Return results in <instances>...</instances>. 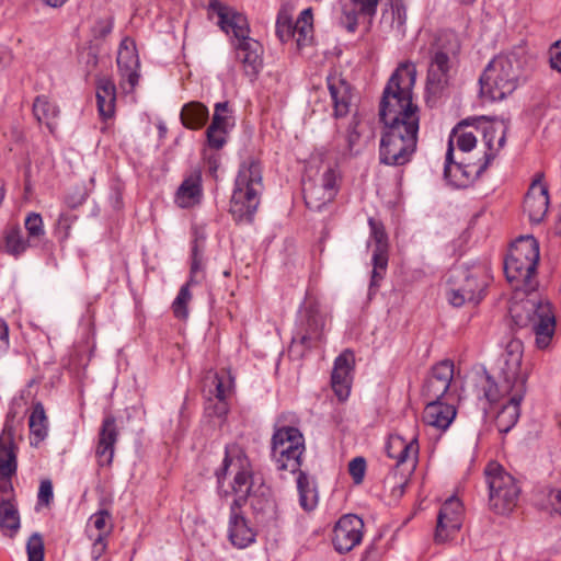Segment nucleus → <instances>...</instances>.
Returning a JSON list of instances; mask_svg holds the SVG:
<instances>
[{"label": "nucleus", "mask_w": 561, "mask_h": 561, "mask_svg": "<svg viewBox=\"0 0 561 561\" xmlns=\"http://www.w3.org/2000/svg\"><path fill=\"white\" fill-rule=\"evenodd\" d=\"M456 414L455 398L447 396V399L426 400L423 420L427 425L445 431Z\"/></svg>", "instance_id": "b1692460"}, {"label": "nucleus", "mask_w": 561, "mask_h": 561, "mask_svg": "<svg viewBox=\"0 0 561 561\" xmlns=\"http://www.w3.org/2000/svg\"><path fill=\"white\" fill-rule=\"evenodd\" d=\"M233 47L244 73L255 77L263 66V46L256 39L248 36L239 42H233Z\"/></svg>", "instance_id": "393cba45"}, {"label": "nucleus", "mask_w": 561, "mask_h": 561, "mask_svg": "<svg viewBox=\"0 0 561 561\" xmlns=\"http://www.w3.org/2000/svg\"><path fill=\"white\" fill-rule=\"evenodd\" d=\"M364 522L357 515L342 516L333 529L332 542L339 553H347L363 539Z\"/></svg>", "instance_id": "dca6fc26"}, {"label": "nucleus", "mask_w": 561, "mask_h": 561, "mask_svg": "<svg viewBox=\"0 0 561 561\" xmlns=\"http://www.w3.org/2000/svg\"><path fill=\"white\" fill-rule=\"evenodd\" d=\"M297 472V490L300 506L306 511H311L316 507L318 501L316 486L306 472L300 470Z\"/></svg>", "instance_id": "ea45409f"}, {"label": "nucleus", "mask_w": 561, "mask_h": 561, "mask_svg": "<svg viewBox=\"0 0 561 561\" xmlns=\"http://www.w3.org/2000/svg\"><path fill=\"white\" fill-rule=\"evenodd\" d=\"M484 472L491 510L501 515L511 513L518 503L520 494L518 482L497 462H490Z\"/></svg>", "instance_id": "9b49d317"}, {"label": "nucleus", "mask_w": 561, "mask_h": 561, "mask_svg": "<svg viewBox=\"0 0 561 561\" xmlns=\"http://www.w3.org/2000/svg\"><path fill=\"white\" fill-rule=\"evenodd\" d=\"M9 347V329L3 320H0V354Z\"/></svg>", "instance_id": "0e129e2a"}, {"label": "nucleus", "mask_w": 561, "mask_h": 561, "mask_svg": "<svg viewBox=\"0 0 561 561\" xmlns=\"http://www.w3.org/2000/svg\"><path fill=\"white\" fill-rule=\"evenodd\" d=\"M33 114L37 122L45 124L51 134L56 131V118L59 115V108L56 104L51 103L47 96L41 95L34 100Z\"/></svg>", "instance_id": "f704fd0d"}, {"label": "nucleus", "mask_w": 561, "mask_h": 561, "mask_svg": "<svg viewBox=\"0 0 561 561\" xmlns=\"http://www.w3.org/2000/svg\"><path fill=\"white\" fill-rule=\"evenodd\" d=\"M32 245L33 244L28 243V238L24 239L22 231L19 228H12L8 231L5 237V248L8 253L12 255H20Z\"/></svg>", "instance_id": "49530a36"}, {"label": "nucleus", "mask_w": 561, "mask_h": 561, "mask_svg": "<svg viewBox=\"0 0 561 561\" xmlns=\"http://www.w3.org/2000/svg\"><path fill=\"white\" fill-rule=\"evenodd\" d=\"M117 67L122 77L121 85L126 92H133L139 81V58L131 42L124 39L117 53Z\"/></svg>", "instance_id": "aec40b11"}, {"label": "nucleus", "mask_w": 561, "mask_h": 561, "mask_svg": "<svg viewBox=\"0 0 561 561\" xmlns=\"http://www.w3.org/2000/svg\"><path fill=\"white\" fill-rule=\"evenodd\" d=\"M397 122L394 123H391V122H381L383 124L385 127H392V126H397L400 130H404V131H408V118L404 116V114H402V111L400 112V115H398L397 117Z\"/></svg>", "instance_id": "69168bd1"}, {"label": "nucleus", "mask_w": 561, "mask_h": 561, "mask_svg": "<svg viewBox=\"0 0 561 561\" xmlns=\"http://www.w3.org/2000/svg\"><path fill=\"white\" fill-rule=\"evenodd\" d=\"M453 139V145L456 144V147L463 151H471L477 145V137L473 133L467 131L461 127H456L453 129L449 141Z\"/></svg>", "instance_id": "09e8293b"}, {"label": "nucleus", "mask_w": 561, "mask_h": 561, "mask_svg": "<svg viewBox=\"0 0 561 561\" xmlns=\"http://www.w3.org/2000/svg\"><path fill=\"white\" fill-rule=\"evenodd\" d=\"M358 124H359V119L356 115H354L352 118V122L348 126L347 135H346L347 149L350 152H353V150H354L355 146L357 145L359 137H360V133L357 130Z\"/></svg>", "instance_id": "5fc2aeb1"}, {"label": "nucleus", "mask_w": 561, "mask_h": 561, "mask_svg": "<svg viewBox=\"0 0 561 561\" xmlns=\"http://www.w3.org/2000/svg\"><path fill=\"white\" fill-rule=\"evenodd\" d=\"M348 472L355 484L363 482L366 472V460L363 457H356L348 463Z\"/></svg>", "instance_id": "864d4df0"}, {"label": "nucleus", "mask_w": 561, "mask_h": 561, "mask_svg": "<svg viewBox=\"0 0 561 561\" xmlns=\"http://www.w3.org/2000/svg\"><path fill=\"white\" fill-rule=\"evenodd\" d=\"M337 193V174L333 168H328L317 182H310L304 188V198L311 210H321L331 203Z\"/></svg>", "instance_id": "ddd939ff"}, {"label": "nucleus", "mask_w": 561, "mask_h": 561, "mask_svg": "<svg viewBox=\"0 0 561 561\" xmlns=\"http://www.w3.org/2000/svg\"><path fill=\"white\" fill-rule=\"evenodd\" d=\"M228 102H219L215 105L211 123L227 125Z\"/></svg>", "instance_id": "680f3d73"}, {"label": "nucleus", "mask_w": 561, "mask_h": 561, "mask_svg": "<svg viewBox=\"0 0 561 561\" xmlns=\"http://www.w3.org/2000/svg\"><path fill=\"white\" fill-rule=\"evenodd\" d=\"M416 69L412 62H402L391 75L379 105L380 122H397L402 114L412 125L420 124L419 107L412 101V90L415 84Z\"/></svg>", "instance_id": "f257e3e1"}, {"label": "nucleus", "mask_w": 561, "mask_h": 561, "mask_svg": "<svg viewBox=\"0 0 561 561\" xmlns=\"http://www.w3.org/2000/svg\"><path fill=\"white\" fill-rule=\"evenodd\" d=\"M389 458L396 460L398 468L410 474L416 467L419 457V443L415 436L405 439L400 435H391L386 445Z\"/></svg>", "instance_id": "a211bd4d"}, {"label": "nucleus", "mask_w": 561, "mask_h": 561, "mask_svg": "<svg viewBox=\"0 0 561 561\" xmlns=\"http://www.w3.org/2000/svg\"><path fill=\"white\" fill-rule=\"evenodd\" d=\"M191 285L193 284L190 282L183 285L172 304L173 313L178 319H186L188 316L187 305L192 299V294L190 291Z\"/></svg>", "instance_id": "de8ad7c7"}, {"label": "nucleus", "mask_w": 561, "mask_h": 561, "mask_svg": "<svg viewBox=\"0 0 561 561\" xmlns=\"http://www.w3.org/2000/svg\"><path fill=\"white\" fill-rule=\"evenodd\" d=\"M448 300L455 307L466 302L479 304L488 286L486 271L482 265H459L450 271Z\"/></svg>", "instance_id": "6e6552de"}, {"label": "nucleus", "mask_w": 561, "mask_h": 561, "mask_svg": "<svg viewBox=\"0 0 561 561\" xmlns=\"http://www.w3.org/2000/svg\"><path fill=\"white\" fill-rule=\"evenodd\" d=\"M523 61L515 54L497 55L480 76V92L489 101H502L520 84Z\"/></svg>", "instance_id": "7ed1b4c3"}, {"label": "nucleus", "mask_w": 561, "mask_h": 561, "mask_svg": "<svg viewBox=\"0 0 561 561\" xmlns=\"http://www.w3.org/2000/svg\"><path fill=\"white\" fill-rule=\"evenodd\" d=\"M454 363L444 359L434 365L424 381L422 396L425 400L454 398L449 391L454 378Z\"/></svg>", "instance_id": "4468645a"}, {"label": "nucleus", "mask_w": 561, "mask_h": 561, "mask_svg": "<svg viewBox=\"0 0 561 561\" xmlns=\"http://www.w3.org/2000/svg\"><path fill=\"white\" fill-rule=\"evenodd\" d=\"M463 506L459 499L450 496L447 499L437 515L435 541L445 542L451 538L462 525Z\"/></svg>", "instance_id": "f3484780"}, {"label": "nucleus", "mask_w": 561, "mask_h": 561, "mask_svg": "<svg viewBox=\"0 0 561 561\" xmlns=\"http://www.w3.org/2000/svg\"><path fill=\"white\" fill-rule=\"evenodd\" d=\"M523 343L512 339L497 360L495 378L485 375L482 380L483 396L489 402L499 401L505 393H526L527 370L522 368Z\"/></svg>", "instance_id": "f03ea898"}, {"label": "nucleus", "mask_w": 561, "mask_h": 561, "mask_svg": "<svg viewBox=\"0 0 561 561\" xmlns=\"http://www.w3.org/2000/svg\"><path fill=\"white\" fill-rule=\"evenodd\" d=\"M368 224L370 227V237L375 242V249L373 252V272L370 287L376 286L378 280L383 277V274L388 266V236L385 231L383 225L374 219L369 218Z\"/></svg>", "instance_id": "6ab92c4d"}, {"label": "nucleus", "mask_w": 561, "mask_h": 561, "mask_svg": "<svg viewBox=\"0 0 561 561\" xmlns=\"http://www.w3.org/2000/svg\"><path fill=\"white\" fill-rule=\"evenodd\" d=\"M205 160L208 167V171L211 175L216 176V172L219 168V158L215 154L205 156Z\"/></svg>", "instance_id": "774afa93"}, {"label": "nucleus", "mask_w": 561, "mask_h": 561, "mask_svg": "<svg viewBox=\"0 0 561 561\" xmlns=\"http://www.w3.org/2000/svg\"><path fill=\"white\" fill-rule=\"evenodd\" d=\"M262 190V167L257 160L248 158L240 164L230 199L229 210L237 221L252 219Z\"/></svg>", "instance_id": "39448f33"}, {"label": "nucleus", "mask_w": 561, "mask_h": 561, "mask_svg": "<svg viewBox=\"0 0 561 561\" xmlns=\"http://www.w3.org/2000/svg\"><path fill=\"white\" fill-rule=\"evenodd\" d=\"M113 517L108 510L100 508L92 514L87 523L85 533L89 538H108L113 531Z\"/></svg>", "instance_id": "c9c22d12"}, {"label": "nucleus", "mask_w": 561, "mask_h": 561, "mask_svg": "<svg viewBox=\"0 0 561 561\" xmlns=\"http://www.w3.org/2000/svg\"><path fill=\"white\" fill-rule=\"evenodd\" d=\"M350 5L342 8L340 24L350 33H354L358 25V16L366 15L373 18L377 13L380 0H348Z\"/></svg>", "instance_id": "c756f323"}, {"label": "nucleus", "mask_w": 561, "mask_h": 561, "mask_svg": "<svg viewBox=\"0 0 561 561\" xmlns=\"http://www.w3.org/2000/svg\"><path fill=\"white\" fill-rule=\"evenodd\" d=\"M204 270V244L202 241L195 239L192 245L191 254V271L188 282L192 284L198 283V274Z\"/></svg>", "instance_id": "a18cd8bd"}, {"label": "nucleus", "mask_w": 561, "mask_h": 561, "mask_svg": "<svg viewBox=\"0 0 561 561\" xmlns=\"http://www.w3.org/2000/svg\"><path fill=\"white\" fill-rule=\"evenodd\" d=\"M208 9L217 14L218 25L221 31L227 35L232 34L233 42H239L250 36V25L243 13L219 0H210Z\"/></svg>", "instance_id": "2eb2a0df"}, {"label": "nucleus", "mask_w": 561, "mask_h": 561, "mask_svg": "<svg viewBox=\"0 0 561 561\" xmlns=\"http://www.w3.org/2000/svg\"><path fill=\"white\" fill-rule=\"evenodd\" d=\"M510 399L497 412L495 417V425L501 433H507L517 423L520 415V402L525 393H505Z\"/></svg>", "instance_id": "473e14b6"}, {"label": "nucleus", "mask_w": 561, "mask_h": 561, "mask_svg": "<svg viewBox=\"0 0 561 561\" xmlns=\"http://www.w3.org/2000/svg\"><path fill=\"white\" fill-rule=\"evenodd\" d=\"M207 119L208 108L199 102L187 103L181 111V121L187 128H201L205 125Z\"/></svg>", "instance_id": "4c0bfd02"}, {"label": "nucleus", "mask_w": 561, "mask_h": 561, "mask_svg": "<svg viewBox=\"0 0 561 561\" xmlns=\"http://www.w3.org/2000/svg\"><path fill=\"white\" fill-rule=\"evenodd\" d=\"M510 312L517 328H529L535 333L536 344L539 348L548 346L556 327L554 314L549 301L528 299L513 305Z\"/></svg>", "instance_id": "0eeeda50"}, {"label": "nucleus", "mask_w": 561, "mask_h": 561, "mask_svg": "<svg viewBox=\"0 0 561 561\" xmlns=\"http://www.w3.org/2000/svg\"><path fill=\"white\" fill-rule=\"evenodd\" d=\"M408 131L400 130L397 126L385 127L382 130L379 160L386 165H404L408 163L417 146L420 124L408 123Z\"/></svg>", "instance_id": "9d476101"}, {"label": "nucleus", "mask_w": 561, "mask_h": 561, "mask_svg": "<svg viewBox=\"0 0 561 561\" xmlns=\"http://www.w3.org/2000/svg\"><path fill=\"white\" fill-rule=\"evenodd\" d=\"M203 197L202 171L193 170L186 175L175 194V203L181 208H190L201 203Z\"/></svg>", "instance_id": "c85d7f7f"}, {"label": "nucleus", "mask_w": 561, "mask_h": 561, "mask_svg": "<svg viewBox=\"0 0 561 561\" xmlns=\"http://www.w3.org/2000/svg\"><path fill=\"white\" fill-rule=\"evenodd\" d=\"M354 363V354L350 350L341 353L334 360L331 386L336 397L342 401L347 399L351 391Z\"/></svg>", "instance_id": "5701e85b"}, {"label": "nucleus", "mask_w": 561, "mask_h": 561, "mask_svg": "<svg viewBox=\"0 0 561 561\" xmlns=\"http://www.w3.org/2000/svg\"><path fill=\"white\" fill-rule=\"evenodd\" d=\"M92 542L91 557L93 560H99L107 549V538L93 537L90 538Z\"/></svg>", "instance_id": "bf43d9fd"}, {"label": "nucleus", "mask_w": 561, "mask_h": 561, "mask_svg": "<svg viewBox=\"0 0 561 561\" xmlns=\"http://www.w3.org/2000/svg\"><path fill=\"white\" fill-rule=\"evenodd\" d=\"M460 50V41L453 31H442L432 45V60L427 73V85L437 90L447 81L450 69V58L456 57Z\"/></svg>", "instance_id": "f8f14e48"}, {"label": "nucleus", "mask_w": 561, "mask_h": 561, "mask_svg": "<svg viewBox=\"0 0 561 561\" xmlns=\"http://www.w3.org/2000/svg\"><path fill=\"white\" fill-rule=\"evenodd\" d=\"M252 466L244 451L236 445L226 448L220 468L215 472L218 489L225 494H236L233 502L242 506L252 489Z\"/></svg>", "instance_id": "423d86ee"}, {"label": "nucleus", "mask_w": 561, "mask_h": 561, "mask_svg": "<svg viewBox=\"0 0 561 561\" xmlns=\"http://www.w3.org/2000/svg\"><path fill=\"white\" fill-rule=\"evenodd\" d=\"M37 497L41 504L48 505L51 502L54 493L50 480L46 479L41 482Z\"/></svg>", "instance_id": "4d7b16f0"}, {"label": "nucleus", "mask_w": 561, "mask_h": 561, "mask_svg": "<svg viewBox=\"0 0 561 561\" xmlns=\"http://www.w3.org/2000/svg\"><path fill=\"white\" fill-rule=\"evenodd\" d=\"M30 433H31V445L37 446L42 443L48 433V421L41 402H37L33 407V411L28 420Z\"/></svg>", "instance_id": "e433bc0d"}, {"label": "nucleus", "mask_w": 561, "mask_h": 561, "mask_svg": "<svg viewBox=\"0 0 561 561\" xmlns=\"http://www.w3.org/2000/svg\"><path fill=\"white\" fill-rule=\"evenodd\" d=\"M507 124L504 121H496L483 131V140L491 151H499L506 141Z\"/></svg>", "instance_id": "79ce46f5"}, {"label": "nucleus", "mask_w": 561, "mask_h": 561, "mask_svg": "<svg viewBox=\"0 0 561 561\" xmlns=\"http://www.w3.org/2000/svg\"><path fill=\"white\" fill-rule=\"evenodd\" d=\"M549 501L554 511L561 514V490H551L549 493Z\"/></svg>", "instance_id": "338daca9"}, {"label": "nucleus", "mask_w": 561, "mask_h": 561, "mask_svg": "<svg viewBox=\"0 0 561 561\" xmlns=\"http://www.w3.org/2000/svg\"><path fill=\"white\" fill-rule=\"evenodd\" d=\"M113 30V19L112 18H105L99 20L93 28L92 33L95 38H105L108 34H111Z\"/></svg>", "instance_id": "6e6d98bb"}, {"label": "nucleus", "mask_w": 561, "mask_h": 561, "mask_svg": "<svg viewBox=\"0 0 561 561\" xmlns=\"http://www.w3.org/2000/svg\"><path fill=\"white\" fill-rule=\"evenodd\" d=\"M226 126L221 124L211 123L207 130V144L213 149H220L226 144Z\"/></svg>", "instance_id": "3c124183"}, {"label": "nucleus", "mask_w": 561, "mask_h": 561, "mask_svg": "<svg viewBox=\"0 0 561 561\" xmlns=\"http://www.w3.org/2000/svg\"><path fill=\"white\" fill-rule=\"evenodd\" d=\"M210 386L214 387V391L209 390L214 394L215 399L226 400L231 391V379L228 376L214 374L209 377Z\"/></svg>", "instance_id": "8fccbe9b"}, {"label": "nucleus", "mask_w": 561, "mask_h": 561, "mask_svg": "<svg viewBox=\"0 0 561 561\" xmlns=\"http://www.w3.org/2000/svg\"><path fill=\"white\" fill-rule=\"evenodd\" d=\"M312 20V9L307 8L300 13L294 24L295 36L293 38L296 39L298 48H302L311 43L313 33Z\"/></svg>", "instance_id": "a19ab883"}, {"label": "nucleus", "mask_w": 561, "mask_h": 561, "mask_svg": "<svg viewBox=\"0 0 561 561\" xmlns=\"http://www.w3.org/2000/svg\"><path fill=\"white\" fill-rule=\"evenodd\" d=\"M327 83L333 103L334 117L346 116L350 112L352 100L351 85L335 72L328 76Z\"/></svg>", "instance_id": "cd10ccee"}, {"label": "nucleus", "mask_w": 561, "mask_h": 561, "mask_svg": "<svg viewBox=\"0 0 561 561\" xmlns=\"http://www.w3.org/2000/svg\"><path fill=\"white\" fill-rule=\"evenodd\" d=\"M444 176L449 183L457 187L467 186L473 179L471 165H462L461 163L454 162L453 139L448 141Z\"/></svg>", "instance_id": "72a5a7b5"}, {"label": "nucleus", "mask_w": 561, "mask_h": 561, "mask_svg": "<svg viewBox=\"0 0 561 561\" xmlns=\"http://www.w3.org/2000/svg\"><path fill=\"white\" fill-rule=\"evenodd\" d=\"M217 402L213 404V398L208 399L206 410L218 417H222L228 413V404L226 400L216 399Z\"/></svg>", "instance_id": "052dcab7"}, {"label": "nucleus", "mask_w": 561, "mask_h": 561, "mask_svg": "<svg viewBox=\"0 0 561 561\" xmlns=\"http://www.w3.org/2000/svg\"><path fill=\"white\" fill-rule=\"evenodd\" d=\"M14 427L7 421L0 435V473L15 476L18 469L16 446L14 444Z\"/></svg>", "instance_id": "7c9ffc66"}, {"label": "nucleus", "mask_w": 561, "mask_h": 561, "mask_svg": "<svg viewBox=\"0 0 561 561\" xmlns=\"http://www.w3.org/2000/svg\"><path fill=\"white\" fill-rule=\"evenodd\" d=\"M306 450L302 433L294 426L276 427L271 440V456L277 470L299 471Z\"/></svg>", "instance_id": "1a4fd4ad"}, {"label": "nucleus", "mask_w": 561, "mask_h": 561, "mask_svg": "<svg viewBox=\"0 0 561 561\" xmlns=\"http://www.w3.org/2000/svg\"><path fill=\"white\" fill-rule=\"evenodd\" d=\"M76 220V216L61 213L57 219V229L62 232L64 238H68L71 225Z\"/></svg>", "instance_id": "13d9d810"}, {"label": "nucleus", "mask_w": 561, "mask_h": 561, "mask_svg": "<svg viewBox=\"0 0 561 561\" xmlns=\"http://www.w3.org/2000/svg\"><path fill=\"white\" fill-rule=\"evenodd\" d=\"M228 536L231 543L239 549L247 548L255 540L254 530L241 513L240 501L230 505Z\"/></svg>", "instance_id": "a878e982"}, {"label": "nucleus", "mask_w": 561, "mask_h": 561, "mask_svg": "<svg viewBox=\"0 0 561 561\" xmlns=\"http://www.w3.org/2000/svg\"><path fill=\"white\" fill-rule=\"evenodd\" d=\"M27 561H44V540L41 534L34 533L26 543Z\"/></svg>", "instance_id": "603ef678"}, {"label": "nucleus", "mask_w": 561, "mask_h": 561, "mask_svg": "<svg viewBox=\"0 0 561 561\" xmlns=\"http://www.w3.org/2000/svg\"><path fill=\"white\" fill-rule=\"evenodd\" d=\"M96 104L99 114L103 119L112 118L115 114L116 87L107 77H101L96 81Z\"/></svg>", "instance_id": "2f4dec72"}, {"label": "nucleus", "mask_w": 561, "mask_h": 561, "mask_svg": "<svg viewBox=\"0 0 561 561\" xmlns=\"http://www.w3.org/2000/svg\"><path fill=\"white\" fill-rule=\"evenodd\" d=\"M24 226L27 231L28 243L37 245L45 236L42 216L38 213H30L24 220Z\"/></svg>", "instance_id": "37998d69"}, {"label": "nucleus", "mask_w": 561, "mask_h": 561, "mask_svg": "<svg viewBox=\"0 0 561 561\" xmlns=\"http://www.w3.org/2000/svg\"><path fill=\"white\" fill-rule=\"evenodd\" d=\"M324 318L318 312L310 311L307 318L301 322L293 337V345L304 348H311L323 339Z\"/></svg>", "instance_id": "bb28decb"}, {"label": "nucleus", "mask_w": 561, "mask_h": 561, "mask_svg": "<svg viewBox=\"0 0 561 561\" xmlns=\"http://www.w3.org/2000/svg\"><path fill=\"white\" fill-rule=\"evenodd\" d=\"M20 528L18 508L10 500L0 501V529L3 535L13 537Z\"/></svg>", "instance_id": "58836bf2"}, {"label": "nucleus", "mask_w": 561, "mask_h": 561, "mask_svg": "<svg viewBox=\"0 0 561 561\" xmlns=\"http://www.w3.org/2000/svg\"><path fill=\"white\" fill-rule=\"evenodd\" d=\"M543 174L537 173L524 199V211L535 224L542 221L549 207L548 187L542 182Z\"/></svg>", "instance_id": "412c9836"}, {"label": "nucleus", "mask_w": 561, "mask_h": 561, "mask_svg": "<svg viewBox=\"0 0 561 561\" xmlns=\"http://www.w3.org/2000/svg\"><path fill=\"white\" fill-rule=\"evenodd\" d=\"M539 261V244L533 236L519 237L510 248L504 261L507 280L525 293L537 288L536 271Z\"/></svg>", "instance_id": "20e7f679"}, {"label": "nucleus", "mask_w": 561, "mask_h": 561, "mask_svg": "<svg viewBox=\"0 0 561 561\" xmlns=\"http://www.w3.org/2000/svg\"><path fill=\"white\" fill-rule=\"evenodd\" d=\"M550 65L553 69L561 71V41L556 42L549 49Z\"/></svg>", "instance_id": "e2e57ef3"}, {"label": "nucleus", "mask_w": 561, "mask_h": 561, "mask_svg": "<svg viewBox=\"0 0 561 561\" xmlns=\"http://www.w3.org/2000/svg\"><path fill=\"white\" fill-rule=\"evenodd\" d=\"M119 432L114 415H106L98 434V444L95 448V457L99 466L108 467L113 462L115 444L118 440Z\"/></svg>", "instance_id": "4be33fe9"}, {"label": "nucleus", "mask_w": 561, "mask_h": 561, "mask_svg": "<svg viewBox=\"0 0 561 561\" xmlns=\"http://www.w3.org/2000/svg\"><path fill=\"white\" fill-rule=\"evenodd\" d=\"M276 35L282 43H286L295 36L291 14L286 8H282L278 11L276 19Z\"/></svg>", "instance_id": "c03bdc74"}]
</instances>
